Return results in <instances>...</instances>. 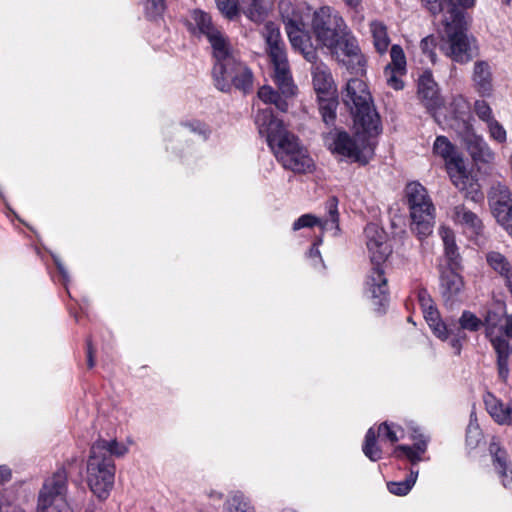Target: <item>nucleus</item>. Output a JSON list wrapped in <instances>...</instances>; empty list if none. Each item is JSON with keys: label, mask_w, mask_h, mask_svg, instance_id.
<instances>
[{"label": "nucleus", "mask_w": 512, "mask_h": 512, "mask_svg": "<svg viewBox=\"0 0 512 512\" xmlns=\"http://www.w3.org/2000/svg\"><path fill=\"white\" fill-rule=\"evenodd\" d=\"M279 9L292 47L311 63L318 58L316 47L328 49L348 29L343 18L328 6L313 13L311 34L306 29L300 9L287 1L280 2Z\"/></svg>", "instance_id": "1"}, {"label": "nucleus", "mask_w": 512, "mask_h": 512, "mask_svg": "<svg viewBox=\"0 0 512 512\" xmlns=\"http://www.w3.org/2000/svg\"><path fill=\"white\" fill-rule=\"evenodd\" d=\"M258 132L266 138L272 153L284 169L294 173H307L313 168V160L299 139L286 129L282 120L274 117L268 108L259 109L255 116Z\"/></svg>", "instance_id": "2"}, {"label": "nucleus", "mask_w": 512, "mask_h": 512, "mask_svg": "<svg viewBox=\"0 0 512 512\" xmlns=\"http://www.w3.org/2000/svg\"><path fill=\"white\" fill-rule=\"evenodd\" d=\"M128 447L116 439H98L90 448L86 463V482L99 499H106L114 486L115 463L113 457H123Z\"/></svg>", "instance_id": "3"}, {"label": "nucleus", "mask_w": 512, "mask_h": 512, "mask_svg": "<svg viewBox=\"0 0 512 512\" xmlns=\"http://www.w3.org/2000/svg\"><path fill=\"white\" fill-rule=\"evenodd\" d=\"M366 245L372 263L375 265L367 275L365 293L375 306H383L388 300V284L381 264L391 253L387 234L378 225L370 223L365 230Z\"/></svg>", "instance_id": "4"}, {"label": "nucleus", "mask_w": 512, "mask_h": 512, "mask_svg": "<svg viewBox=\"0 0 512 512\" xmlns=\"http://www.w3.org/2000/svg\"><path fill=\"white\" fill-rule=\"evenodd\" d=\"M342 100L351 110L354 122L363 132L374 136L380 132V118L374 109L372 96L367 84L359 79H350L342 91Z\"/></svg>", "instance_id": "5"}, {"label": "nucleus", "mask_w": 512, "mask_h": 512, "mask_svg": "<svg viewBox=\"0 0 512 512\" xmlns=\"http://www.w3.org/2000/svg\"><path fill=\"white\" fill-rule=\"evenodd\" d=\"M444 26L439 49L453 61L464 64L473 58L475 40L467 34L463 12H454L451 19H442Z\"/></svg>", "instance_id": "6"}, {"label": "nucleus", "mask_w": 512, "mask_h": 512, "mask_svg": "<svg viewBox=\"0 0 512 512\" xmlns=\"http://www.w3.org/2000/svg\"><path fill=\"white\" fill-rule=\"evenodd\" d=\"M212 69V76L216 88L222 92L230 90L234 85L244 92L249 91L253 84L251 70L240 61L232 45L223 51V55H217Z\"/></svg>", "instance_id": "7"}, {"label": "nucleus", "mask_w": 512, "mask_h": 512, "mask_svg": "<svg viewBox=\"0 0 512 512\" xmlns=\"http://www.w3.org/2000/svg\"><path fill=\"white\" fill-rule=\"evenodd\" d=\"M504 316L506 317L505 304L495 302L489 306L482 319L486 337L497 354L498 375L502 381H506L509 375L508 359L511 353L508 341L502 336Z\"/></svg>", "instance_id": "8"}, {"label": "nucleus", "mask_w": 512, "mask_h": 512, "mask_svg": "<svg viewBox=\"0 0 512 512\" xmlns=\"http://www.w3.org/2000/svg\"><path fill=\"white\" fill-rule=\"evenodd\" d=\"M410 210L411 230L420 239L430 235L435 223V208L426 188L419 182H411L405 188Z\"/></svg>", "instance_id": "9"}, {"label": "nucleus", "mask_w": 512, "mask_h": 512, "mask_svg": "<svg viewBox=\"0 0 512 512\" xmlns=\"http://www.w3.org/2000/svg\"><path fill=\"white\" fill-rule=\"evenodd\" d=\"M267 45V51L274 68V81L284 94L294 93L295 85L289 69L285 45L281 39L279 27L273 22H267L262 31Z\"/></svg>", "instance_id": "10"}, {"label": "nucleus", "mask_w": 512, "mask_h": 512, "mask_svg": "<svg viewBox=\"0 0 512 512\" xmlns=\"http://www.w3.org/2000/svg\"><path fill=\"white\" fill-rule=\"evenodd\" d=\"M68 473L59 468L47 478L39 491L37 510L42 512H73L67 501Z\"/></svg>", "instance_id": "11"}, {"label": "nucleus", "mask_w": 512, "mask_h": 512, "mask_svg": "<svg viewBox=\"0 0 512 512\" xmlns=\"http://www.w3.org/2000/svg\"><path fill=\"white\" fill-rule=\"evenodd\" d=\"M327 50L331 57L350 73H366L367 58L362 53L357 38L348 29Z\"/></svg>", "instance_id": "12"}, {"label": "nucleus", "mask_w": 512, "mask_h": 512, "mask_svg": "<svg viewBox=\"0 0 512 512\" xmlns=\"http://www.w3.org/2000/svg\"><path fill=\"white\" fill-rule=\"evenodd\" d=\"M488 203L497 223L512 237V192L509 187L501 182L493 184Z\"/></svg>", "instance_id": "13"}, {"label": "nucleus", "mask_w": 512, "mask_h": 512, "mask_svg": "<svg viewBox=\"0 0 512 512\" xmlns=\"http://www.w3.org/2000/svg\"><path fill=\"white\" fill-rule=\"evenodd\" d=\"M190 25L194 33L198 31L207 38L211 45L214 58L217 55L222 56L223 51L231 46L229 39L214 25L208 13L202 10H194L191 14Z\"/></svg>", "instance_id": "14"}, {"label": "nucleus", "mask_w": 512, "mask_h": 512, "mask_svg": "<svg viewBox=\"0 0 512 512\" xmlns=\"http://www.w3.org/2000/svg\"><path fill=\"white\" fill-rule=\"evenodd\" d=\"M330 138L331 142L329 147L333 154L351 159L355 162H366V160L362 158V152L365 146L364 139L360 133H357L356 136H350L345 131H336L330 134Z\"/></svg>", "instance_id": "15"}, {"label": "nucleus", "mask_w": 512, "mask_h": 512, "mask_svg": "<svg viewBox=\"0 0 512 512\" xmlns=\"http://www.w3.org/2000/svg\"><path fill=\"white\" fill-rule=\"evenodd\" d=\"M453 185L462 193L465 198L474 202L483 199L478 181L467 171L464 160L458 165L447 170Z\"/></svg>", "instance_id": "16"}, {"label": "nucleus", "mask_w": 512, "mask_h": 512, "mask_svg": "<svg viewBox=\"0 0 512 512\" xmlns=\"http://www.w3.org/2000/svg\"><path fill=\"white\" fill-rule=\"evenodd\" d=\"M463 142L466 149L476 163L489 164L495 159V153L492 151L483 136L478 135L468 127L463 135Z\"/></svg>", "instance_id": "17"}, {"label": "nucleus", "mask_w": 512, "mask_h": 512, "mask_svg": "<svg viewBox=\"0 0 512 512\" xmlns=\"http://www.w3.org/2000/svg\"><path fill=\"white\" fill-rule=\"evenodd\" d=\"M313 64L311 72L312 84L317 100L327 97H336L337 87L328 66L322 62L316 63V61Z\"/></svg>", "instance_id": "18"}, {"label": "nucleus", "mask_w": 512, "mask_h": 512, "mask_svg": "<svg viewBox=\"0 0 512 512\" xmlns=\"http://www.w3.org/2000/svg\"><path fill=\"white\" fill-rule=\"evenodd\" d=\"M418 97L430 112L442 105L438 84L429 70L424 71L418 79Z\"/></svg>", "instance_id": "19"}, {"label": "nucleus", "mask_w": 512, "mask_h": 512, "mask_svg": "<svg viewBox=\"0 0 512 512\" xmlns=\"http://www.w3.org/2000/svg\"><path fill=\"white\" fill-rule=\"evenodd\" d=\"M493 466L504 487L512 482V463L507 452L501 447L499 441L492 439L489 445Z\"/></svg>", "instance_id": "20"}, {"label": "nucleus", "mask_w": 512, "mask_h": 512, "mask_svg": "<svg viewBox=\"0 0 512 512\" xmlns=\"http://www.w3.org/2000/svg\"><path fill=\"white\" fill-rule=\"evenodd\" d=\"M483 400L488 414L497 424L512 425V401L503 402L490 392L484 395Z\"/></svg>", "instance_id": "21"}, {"label": "nucleus", "mask_w": 512, "mask_h": 512, "mask_svg": "<svg viewBox=\"0 0 512 512\" xmlns=\"http://www.w3.org/2000/svg\"><path fill=\"white\" fill-rule=\"evenodd\" d=\"M464 289L462 277L453 270H446L440 278V291L444 302L452 305L456 302Z\"/></svg>", "instance_id": "22"}, {"label": "nucleus", "mask_w": 512, "mask_h": 512, "mask_svg": "<svg viewBox=\"0 0 512 512\" xmlns=\"http://www.w3.org/2000/svg\"><path fill=\"white\" fill-rule=\"evenodd\" d=\"M474 89L483 97H489L493 91L491 67L486 61H476L472 72Z\"/></svg>", "instance_id": "23"}, {"label": "nucleus", "mask_w": 512, "mask_h": 512, "mask_svg": "<svg viewBox=\"0 0 512 512\" xmlns=\"http://www.w3.org/2000/svg\"><path fill=\"white\" fill-rule=\"evenodd\" d=\"M425 7L432 13H443V19H451L455 12H463L461 8H469L475 0H422Z\"/></svg>", "instance_id": "24"}, {"label": "nucleus", "mask_w": 512, "mask_h": 512, "mask_svg": "<svg viewBox=\"0 0 512 512\" xmlns=\"http://www.w3.org/2000/svg\"><path fill=\"white\" fill-rule=\"evenodd\" d=\"M451 218L455 224L460 225L464 230L472 234H480L483 228L481 219L464 205H457L453 208Z\"/></svg>", "instance_id": "25"}, {"label": "nucleus", "mask_w": 512, "mask_h": 512, "mask_svg": "<svg viewBox=\"0 0 512 512\" xmlns=\"http://www.w3.org/2000/svg\"><path fill=\"white\" fill-rule=\"evenodd\" d=\"M433 153L444 160L447 170L458 165L464 160L456 147L445 136H438L435 139L433 144Z\"/></svg>", "instance_id": "26"}, {"label": "nucleus", "mask_w": 512, "mask_h": 512, "mask_svg": "<svg viewBox=\"0 0 512 512\" xmlns=\"http://www.w3.org/2000/svg\"><path fill=\"white\" fill-rule=\"evenodd\" d=\"M329 215H330L329 219L321 221L320 219L316 218L315 216H313L311 214H304L293 223V230L297 231V230H300L305 227H313L314 225H320L321 228L324 230L337 229L338 228V213H337L336 205L334 203H331V205H330Z\"/></svg>", "instance_id": "27"}, {"label": "nucleus", "mask_w": 512, "mask_h": 512, "mask_svg": "<svg viewBox=\"0 0 512 512\" xmlns=\"http://www.w3.org/2000/svg\"><path fill=\"white\" fill-rule=\"evenodd\" d=\"M272 0H241L243 13L253 22H262L272 9Z\"/></svg>", "instance_id": "28"}, {"label": "nucleus", "mask_w": 512, "mask_h": 512, "mask_svg": "<svg viewBox=\"0 0 512 512\" xmlns=\"http://www.w3.org/2000/svg\"><path fill=\"white\" fill-rule=\"evenodd\" d=\"M412 439L415 441L413 447L399 445L395 448L394 455L396 457L405 455L412 463H417L421 460V455L426 451L427 439L424 435L418 434L417 430L414 431Z\"/></svg>", "instance_id": "29"}, {"label": "nucleus", "mask_w": 512, "mask_h": 512, "mask_svg": "<svg viewBox=\"0 0 512 512\" xmlns=\"http://www.w3.org/2000/svg\"><path fill=\"white\" fill-rule=\"evenodd\" d=\"M279 90L281 93L275 91L272 87L265 85L258 90L257 94L259 99L265 104H272L279 111L286 112L289 106L287 99L296 94L297 87L295 86L294 93L291 95L284 94L280 88Z\"/></svg>", "instance_id": "30"}, {"label": "nucleus", "mask_w": 512, "mask_h": 512, "mask_svg": "<svg viewBox=\"0 0 512 512\" xmlns=\"http://www.w3.org/2000/svg\"><path fill=\"white\" fill-rule=\"evenodd\" d=\"M369 30L375 50L381 55L386 53L390 45L387 26L381 21L374 20L370 22Z\"/></svg>", "instance_id": "31"}, {"label": "nucleus", "mask_w": 512, "mask_h": 512, "mask_svg": "<svg viewBox=\"0 0 512 512\" xmlns=\"http://www.w3.org/2000/svg\"><path fill=\"white\" fill-rule=\"evenodd\" d=\"M489 266L506 279L507 287L512 294V269L508 260L499 252H489L486 256Z\"/></svg>", "instance_id": "32"}, {"label": "nucleus", "mask_w": 512, "mask_h": 512, "mask_svg": "<svg viewBox=\"0 0 512 512\" xmlns=\"http://www.w3.org/2000/svg\"><path fill=\"white\" fill-rule=\"evenodd\" d=\"M422 312L434 335L443 341L447 340L452 330H448L446 324L442 321L437 308L434 306L431 307V309H426Z\"/></svg>", "instance_id": "33"}, {"label": "nucleus", "mask_w": 512, "mask_h": 512, "mask_svg": "<svg viewBox=\"0 0 512 512\" xmlns=\"http://www.w3.org/2000/svg\"><path fill=\"white\" fill-rule=\"evenodd\" d=\"M223 512H255V509L248 498L237 492L226 499Z\"/></svg>", "instance_id": "34"}, {"label": "nucleus", "mask_w": 512, "mask_h": 512, "mask_svg": "<svg viewBox=\"0 0 512 512\" xmlns=\"http://www.w3.org/2000/svg\"><path fill=\"white\" fill-rule=\"evenodd\" d=\"M418 477V471H411L410 474L402 481L388 482L387 488L390 493L397 496L407 495L415 485Z\"/></svg>", "instance_id": "35"}, {"label": "nucleus", "mask_w": 512, "mask_h": 512, "mask_svg": "<svg viewBox=\"0 0 512 512\" xmlns=\"http://www.w3.org/2000/svg\"><path fill=\"white\" fill-rule=\"evenodd\" d=\"M362 449L365 456L368 457L371 461H377L381 459L382 451L376 444V432L374 428H370L367 431Z\"/></svg>", "instance_id": "36"}, {"label": "nucleus", "mask_w": 512, "mask_h": 512, "mask_svg": "<svg viewBox=\"0 0 512 512\" xmlns=\"http://www.w3.org/2000/svg\"><path fill=\"white\" fill-rule=\"evenodd\" d=\"M439 234L443 240L445 254L447 258L451 262H455L458 258V253L453 231L447 227H441L439 229Z\"/></svg>", "instance_id": "37"}, {"label": "nucleus", "mask_w": 512, "mask_h": 512, "mask_svg": "<svg viewBox=\"0 0 512 512\" xmlns=\"http://www.w3.org/2000/svg\"><path fill=\"white\" fill-rule=\"evenodd\" d=\"M318 103L323 121L327 125L332 124L336 118L337 96L318 99Z\"/></svg>", "instance_id": "38"}, {"label": "nucleus", "mask_w": 512, "mask_h": 512, "mask_svg": "<svg viewBox=\"0 0 512 512\" xmlns=\"http://www.w3.org/2000/svg\"><path fill=\"white\" fill-rule=\"evenodd\" d=\"M390 62L386 68H392L399 72H407V61L405 53L400 45H392L390 50Z\"/></svg>", "instance_id": "39"}, {"label": "nucleus", "mask_w": 512, "mask_h": 512, "mask_svg": "<svg viewBox=\"0 0 512 512\" xmlns=\"http://www.w3.org/2000/svg\"><path fill=\"white\" fill-rule=\"evenodd\" d=\"M458 323L459 331L467 330L470 332H476L483 326L482 319L469 310L462 312Z\"/></svg>", "instance_id": "40"}, {"label": "nucleus", "mask_w": 512, "mask_h": 512, "mask_svg": "<svg viewBox=\"0 0 512 512\" xmlns=\"http://www.w3.org/2000/svg\"><path fill=\"white\" fill-rule=\"evenodd\" d=\"M407 72H399L392 68H384V76L386 83L394 90H402L404 88L403 77Z\"/></svg>", "instance_id": "41"}, {"label": "nucleus", "mask_w": 512, "mask_h": 512, "mask_svg": "<svg viewBox=\"0 0 512 512\" xmlns=\"http://www.w3.org/2000/svg\"><path fill=\"white\" fill-rule=\"evenodd\" d=\"M474 112L480 120L489 123L494 119L490 105L484 100H476L474 103Z\"/></svg>", "instance_id": "42"}, {"label": "nucleus", "mask_w": 512, "mask_h": 512, "mask_svg": "<svg viewBox=\"0 0 512 512\" xmlns=\"http://www.w3.org/2000/svg\"><path fill=\"white\" fill-rule=\"evenodd\" d=\"M488 132L490 138L493 140L504 143L507 139V133L504 127L494 118L489 123H487Z\"/></svg>", "instance_id": "43"}, {"label": "nucleus", "mask_w": 512, "mask_h": 512, "mask_svg": "<svg viewBox=\"0 0 512 512\" xmlns=\"http://www.w3.org/2000/svg\"><path fill=\"white\" fill-rule=\"evenodd\" d=\"M400 430V428L384 422L378 427V436L382 439L389 440L391 443H395L399 440L398 431Z\"/></svg>", "instance_id": "44"}, {"label": "nucleus", "mask_w": 512, "mask_h": 512, "mask_svg": "<svg viewBox=\"0 0 512 512\" xmlns=\"http://www.w3.org/2000/svg\"><path fill=\"white\" fill-rule=\"evenodd\" d=\"M218 9L228 18L237 15L238 7L236 0H216Z\"/></svg>", "instance_id": "45"}, {"label": "nucleus", "mask_w": 512, "mask_h": 512, "mask_svg": "<svg viewBox=\"0 0 512 512\" xmlns=\"http://www.w3.org/2000/svg\"><path fill=\"white\" fill-rule=\"evenodd\" d=\"M421 49L423 53L428 54L431 62L435 63L436 61V53L434 51V48L436 46V40L435 37L430 35L422 39L421 41Z\"/></svg>", "instance_id": "46"}, {"label": "nucleus", "mask_w": 512, "mask_h": 512, "mask_svg": "<svg viewBox=\"0 0 512 512\" xmlns=\"http://www.w3.org/2000/svg\"><path fill=\"white\" fill-rule=\"evenodd\" d=\"M481 439V431L477 425L470 424L467 429L466 442L470 447H476Z\"/></svg>", "instance_id": "47"}, {"label": "nucleus", "mask_w": 512, "mask_h": 512, "mask_svg": "<svg viewBox=\"0 0 512 512\" xmlns=\"http://www.w3.org/2000/svg\"><path fill=\"white\" fill-rule=\"evenodd\" d=\"M164 10L163 0H147L146 1V12L150 17H156L160 15Z\"/></svg>", "instance_id": "48"}, {"label": "nucleus", "mask_w": 512, "mask_h": 512, "mask_svg": "<svg viewBox=\"0 0 512 512\" xmlns=\"http://www.w3.org/2000/svg\"><path fill=\"white\" fill-rule=\"evenodd\" d=\"M418 301H419L422 311L426 310V309H431V307L435 306L434 301L432 300L431 296L424 289L419 290Z\"/></svg>", "instance_id": "49"}, {"label": "nucleus", "mask_w": 512, "mask_h": 512, "mask_svg": "<svg viewBox=\"0 0 512 512\" xmlns=\"http://www.w3.org/2000/svg\"><path fill=\"white\" fill-rule=\"evenodd\" d=\"M504 335L510 339H512V314L506 315L503 329H502V336Z\"/></svg>", "instance_id": "50"}, {"label": "nucleus", "mask_w": 512, "mask_h": 512, "mask_svg": "<svg viewBox=\"0 0 512 512\" xmlns=\"http://www.w3.org/2000/svg\"><path fill=\"white\" fill-rule=\"evenodd\" d=\"M87 364L89 368L94 367V351L90 340L87 341Z\"/></svg>", "instance_id": "51"}, {"label": "nucleus", "mask_w": 512, "mask_h": 512, "mask_svg": "<svg viewBox=\"0 0 512 512\" xmlns=\"http://www.w3.org/2000/svg\"><path fill=\"white\" fill-rule=\"evenodd\" d=\"M11 477V471L6 466H0V484L5 483Z\"/></svg>", "instance_id": "52"}, {"label": "nucleus", "mask_w": 512, "mask_h": 512, "mask_svg": "<svg viewBox=\"0 0 512 512\" xmlns=\"http://www.w3.org/2000/svg\"><path fill=\"white\" fill-rule=\"evenodd\" d=\"M465 338V335H461V332L458 331V334H457V338L456 339H453L451 341V345L452 347L456 350V353L459 354L460 353V348H461V345H460V339H464Z\"/></svg>", "instance_id": "53"}, {"label": "nucleus", "mask_w": 512, "mask_h": 512, "mask_svg": "<svg viewBox=\"0 0 512 512\" xmlns=\"http://www.w3.org/2000/svg\"><path fill=\"white\" fill-rule=\"evenodd\" d=\"M0 512H25V511L18 507H11L9 505L0 504Z\"/></svg>", "instance_id": "54"}, {"label": "nucleus", "mask_w": 512, "mask_h": 512, "mask_svg": "<svg viewBox=\"0 0 512 512\" xmlns=\"http://www.w3.org/2000/svg\"><path fill=\"white\" fill-rule=\"evenodd\" d=\"M54 261H55V264L57 266L58 271L60 272L62 277L66 280L67 277H68V273H67L65 267L63 266V264L58 259H55Z\"/></svg>", "instance_id": "55"}, {"label": "nucleus", "mask_w": 512, "mask_h": 512, "mask_svg": "<svg viewBox=\"0 0 512 512\" xmlns=\"http://www.w3.org/2000/svg\"><path fill=\"white\" fill-rule=\"evenodd\" d=\"M309 257H311V258H320V251H319V249L315 245L310 249Z\"/></svg>", "instance_id": "56"}, {"label": "nucleus", "mask_w": 512, "mask_h": 512, "mask_svg": "<svg viewBox=\"0 0 512 512\" xmlns=\"http://www.w3.org/2000/svg\"><path fill=\"white\" fill-rule=\"evenodd\" d=\"M345 1L349 6H353V7L357 6L360 2V0H345Z\"/></svg>", "instance_id": "57"}, {"label": "nucleus", "mask_w": 512, "mask_h": 512, "mask_svg": "<svg viewBox=\"0 0 512 512\" xmlns=\"http://www.w3.org/2000/svg\"><path fill=\"white\" fill-rule=\"evenodd\" d=\"M282 512H296V511L289 510V509H285V510H283Z\"/></svg>", "instance_id": "58"}, {"label": "nucleus", "mask_w": 512, "mask_h": 512, "mask_svg": "<svg viewBox=\"0 0 512 512\" xmlns=\"http://www.w3.org/2000/svg\"><path fill=\"white\" fill-rule=\"evenodd\" d=\"M506 3H508L510 0H504Z\"/></svg>", "instance_id": "59"}]
</instances>
